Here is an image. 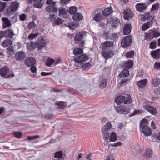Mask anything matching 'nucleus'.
Segmentation results:
<instances>
[{"label": "nucleus", "mask_w": 160, "mask_h": 160, "mask_svg": "<svg viewBox=\"0 0 160 160\" xmlns=\"http://www.w3.org/2000/svg\"><path fill=\"white\" fill-rule=\"evenodd\" d=\"M115 102L117 104H120L123 103L125 104H129L131 103V99L130 95H128L127 98L123 96H117L115 99Z\"/></svg>", "instance_id": "obj_1"}, {"label": "nucleus", "mask_w": 160, "mask_h": 160, "mask_svg": "<svg viewBox=\"0 0 160 160\" xmlns=\"http://www.w3.org/2000/svg\"><path fill=\"white\" fill-rule=\"evenodd\" d=\"M115 108L118 113L121 114H127L130 112V108L125 105L115 106Z\"/></svg>", "instance_id": "obj_2"}, {"label": "nucleus", "mask_w": 160, "mask_h": 160, "mask_svg": "<svg viewBox=\"0 0 160 160\" xmlns=\"http://www.w3.org/2000/svg\"><path fill=\"white\" fill-rule=\"evenodd\" d=\"M92 16L93 20L97 22H100L102 20H104L103 16L102 13L99 11V10H96L93 12Z\"/></svg>", "instance_id": "obj_3"}, {"label": "nucleus", "mask_w": 160, "mask_h": 160, "mask_svg": "<svg viewBox=\"0 0 160 160\" xmlns=\"http://www.w3.org/2000/svg\"><path fill=\"white\" fill-rule=\"evenodd\" d=\"M19 3L16 2H14L10 4L9 8L7 10V13L9 15L12 14L18 9Z\"/></svg>", "instance_id": "obj_4"}, {"label": "nucleus", "mask_w": 160, "mask_h": 160, "mask_svg": "<svg viewBox=\"0 0 160 160\" xmlns=\"http://www.w3.org/2000/svg\"><path fill=\"white\" fill-rule=\"evenodd\" d=\"M132 37L128 36L125 37L122 40L121 45L124 48H128L131 46L132 43Z\"/></svg>", "instance_id": "obj_5"}, {"label": "nucleus", "mask_w": 160, "mask_h": 160, "mask_svg": "<svg viewBox=\"0 0 160 160\" xmlns=\"http://www.w3.org/2000/svg\"><path fill=\"white\" fill-rule=\"evenodd\" d=\"M88 56L84 54L76 56L74 58V61L77 63H81L88 60Z\"/></svg>", "instance_id": "obj_6"}, {"label": "nucleus", "mask_w": 160, "mask_h": 160, "mask_svg": "<svg viewBox=\"0 0 160 160\" xmlns=\"http://www.w3.org/2000/svg\"><path fill=\"white\" fill-rule=\"evenodd\" d=\"M141 130L144 135L146 137L150 136L152 133L151 128L148 126H143L140 128Z\"/></svg>", "instance_id": "obj_7"}, {"label": "nucleus", "mask_w": 160, "mask_h": 160, "mask_svg": "<svg viewBox=\"0 0 160 160\" xmlns=\"http://www.w3.org/2000/svg\"><path fill=\"white\" fill-rule=\"evenodd\" d=\"M45 43V40L41 37L35 43V46L38 50L41 49L44 47Z\"/></svg>", "instance_id": "obj_8"}, {"label": "nucleus", "mask_w": 160, "mask_h": 160, "mask_svg": "<svg viewBox=\"0 0 160 160\" xmlns=\"http://www.w3.org/2000/svg\"><path fill=\"white\" fill-rule=\"evenodd\" d=\"M0 74L2 77L8 78L10 77V74L8 68L7 67H4L0 69Z\"/></svg>", "instance_id": "obj_9"}, {"label": "nucleus", "mask_w": 160, "mask_h": 160, "mask_svg": "<svg viewBox=\"0 0 160 160\" xmlns=\"http://www.w3.org/2000/svg\"><path fill=\"white\" fill-rule=\"evenodd\" d=\"M86 36V32L84 31L81 32L77 34L75 38V43H78V42L85 37Z\"/></svg>", "instance_id": "obj_10"}, {"label": "nucleus", "mask_w": 160, "mask_h": 160, "mask_svg": "<svg viewBox=\"0 0 160 160\" xmlns=\"http://www.w3.org/2000/svg\"><path fill=\"white\" fill-rule=\"evenodd\" d=\"M148 7L147 4L145 3H139L136 5V10L140 12H142Z\"/></svg>", "instance_id": "obj_11"}, {"label": "nucleus", "mask_w": 160, "mask_h": 160, "mask_svg": "<svg viewBox=\"0 0 160 160\" xmlns=\"http://www.w3.org/2000/svg\"><path fill=\"white\" fill-rule=\"evenodd\" d=\"M112 125L111 122H108L101 128L102 132H108L112 128Z\"/></svg>", "instance_id": "obj_12"}, {"label": "nucleus", "mask_w": 160, "mask_h": 160, "mask_svg": "<svg viewBox=\"0 0 160 160\" xmlns=\"http://www.w3.org/2000/svg\"><path fill=\"white\" fill-rule=\"evenodd\" d=\"M133 16V14L130 10H126L123 12V17L125 19H130L132 18Z\"/></svg>", "instance_id": "obj_13"}, {"label": "nucleus", "mask_w": 160, "mask_h": 160, "mask_svg": "<svg viewBox=\"0 0 160 160\" xmlns=\"http://www.w3.org/2000/svg\"><path fill=\"white\" fill-rule=\"evenodd\" d=\"M152 139L154 142H160V132L157 131L152 135Z\"/></svg>", "instance_id": "obj_14"}, {"label": "nucleus", "mask_w": 160, "mask_h": 160, "mask_svg": "<svg viewBox=\"0 0 160 160\" xmlns=\"http://www.w3.org/2000/svg\"><path fill=\"white\" fill-rule=\"evenodd\" d=\"M143 107L144 109L153 115L157 113V111L156 108L152 107L147 105H144L143 106Z\"/></svg>", "instance_id": "obj_15"}, {"label": "nucleus", "mask_w": 160, "mask_h": 160, "mask_svg": "<svg viewBox=\"0 0 160 160\" xmlns=\"http://www.w3.org/2000/svg\"><path fill=\"white\" fill-rule=\"evenodd\" d=\"M102 56L106 59L111 58L114 54L113 51H103L102 52Z\"/></svg>", "instance_id": "obj_16"}, {"label": "nucleus", "mask_w": 160, "mask_h": 160, "mask_svg": "<svg viewBox=\"0 0 160 160\" xmlns=\"http://www.w3.org/2000/svg\"><path fill=\"white\" fill-rule=\"evenodd\" d=\"M113 46V42L109 41H106L101 45L102 49L104 50H105L108 48H110Z\"/></svg>", "instance_id": "obj_17"}, {"label": "nucleus", "mask_w": 160, "mask_h": 160, "mask_svg": "<svg viewBox=\"0 0 160 160\" xmlns=\"http://www.w3.org/2000/svg\"><path fill=\"white\" fill-rule=\"evenodd\" d=\"M4 36L7 38H12L14 35L13 31L11 29H7L3 32Z\"/></svg>", "instance_id": "obj_18"}, {"label": "nucleus", "mask_w": 160, "mask_h": 160, "mask_svg": "<svg viewBox=\"0 0 160 160\" xmlns=\"http://www.w3.org/2000/svg\"><path fill=\"white\" fill-rule=\"evenodd\" d=\"M35 59L32 57L27 58L25 61V64L28 66H31L35 64Z\"/></svg>", "instance_id": "obj_19"}, {"label": "nucleus", "mask_w": 160, "mask_h": 160, "mask_svg": "<svg viewBox=\"0 0 160 160\" xmlns=\"http://www.w3.org/2000/svg\"><path fill=\"white\" fill-rule=\"evenodd\" d=\"M25 57V54L22 51L17 52L15 55V58L17 60H22Z\"/></svg>", "instance_id": "obj_20"}, {"label": "nucleus", "mask_w": 160, "mask_h": 160, "mask_svg": "<svg viewBox=\"0 0 160 160\" xmlns=\"http://www.w3.org/2000/svg\"><path fill=\"white\" fill-rule=\"evenodd\" d=\"M131 26L130 24L125 25L123 30V33L124 35H128L131 32Z\"/></svg>", "instance_id": "obj_21"}, {"label": "nucleus", "mask_w": 160, "mask_h": 160, "mask_svg": "<svg viewBox=\"0 0 160 160\" xmlns=\"http://www.w3.org/2000/svg\"><path fill=\"white\" fill-rule=\"evenodd\" d=\"M151 55L155 59H158L160 58V49H158L155 51H152Z\"/></svg>", "instance_id": "obj_22"}, {"label": "nucleus", "mask_w": 160, "mask_h": 160, "mask_svg": "<svg viewBox=\"0 0 160 160\" xmlns=\"http://www.w3.org/2000/svg\"><path fill=\"white\" fill-rule=\"evenodd\" d=\"M2 21H3V28H6L11 25L10 21L7 18H2Z\"/></svg>", "instance_id": "obj_23"}, {"label": "nucleus", "mask_w": 160, "mask_h": 160, "mask_svg": "<svg viewBox=\"0 0 160 160\" xmlns=\"http://www.w3.org/2000/svg\"><path fill=\"white\" fill-rule=\"evenodd\" d=\"M133 62L132 61L128 60L125 62L123 65V66L126 69H127L128 70L131 68L133 66Z\"/></svg>", "instance_id": "obj_24"}, {"label": "nucleus", "mask_w": 160, "mask_h": 160, "mask_svg": "<svg viewBox=\"0 0 160 160\" xmlns=\"http://www.w3.org/2000/svg\"><path fill=\"white\" fill-rule=\"evenodd\" d=\"M152 17L150 14V13L149 12H146L143 15H140V18L142 21L143 22L145 21L148 20L150 17Z\"/></svg>", "instance_id": "obj_25"}, {"label": "nucleus", "mask_w": 160, "mask_h": 160, "mask_svg": "<svg viewBox=\"0 0 160 160\" xmlns=\"http://www.w3.org/2000/svg\"><path fill=\"white\" fill-rule=\"evenodd\" d=\"M147 83V79H144L138 81L137 82V84L139 87L142 88L145 87Z\"/></svg>", "instance_id": "obj_26"}, {"label": "nucleus", "mask_w": 160, "mask_h": 160, "mask_svg": "<svg viewBox=\"0 0 160 160\" xmlns=\"http://www.w3.org/2000/svg\"><path fill=\"white\" fill-rule=\"evenodd\" d=\"M160 84V79L157 77L153 78L152 81V84L154 87L158 86Z\"/></svg>", "instance_id": "obj_27"}, {"label": "nucleus", "mask_w": 160, "mask_h": 160, "mask_svg": "<svg viewBox=\"0 0 160 160\" xmlns=\"http://www.w3.org/2000/svg\"><path fill=\"white\" fill-rule=\"evenodd\" d=\"M112 12V10L111 7L106 8L102 11L104 16H108L111 14Z\"/></svg>", "instance_id": "obj_28"}, {"label": "nucleus", "mask_w": 160, "mask_h": 160, "mask_svg": "<svg viewBox=\"0 0 160 160\" xmlns=\"http://www.w3.org/2000/svg\"><path fill=\"white\" fill-rule=\"evenodd\" d=\"M118 139L116 134L114 132H112L110 135L109 141L110 142H114Z\"/></svg>", "instance_id": "obj_29"}, {"label": "nucleus", "mask_w": 160, "mask_h": 160, "mask_svg": "<svg viewBox=\"0 0 160 160\" xmlns=\"http://www.w3.org/2000/svg\"><path fill=\"white\" fill-rule=\"evenodd\" d=\"M72 18L74 21H78L82 20L83 17L81 14L77 13L73 15Z\"/></svg>", "instance_id": "obj_30"}, {"label": "nucleus", "mask_w": 160, "mask_h": 160, "mask_svg": "<svg viewBox=\"0 0 160 160\" xmlns=\"http://www.w3.org/2000/svg\"><path fill=\"white\" fill-rule=\"evenodd\" d=\"M57 10L58 9L55 7L54 5H49L46 8V11L49 12H56Z\"/></svg>", "instance_id": "obj_31"}, {"label": "nucleus", "mask_w": 160, "mask_h": 160, "mask_svg": "<svg viewBox=\"0 0 160 160\" xmlns=\"http://www.w3.org/2000/svg\"><path fill=\"white\" fill-rule=\"evenodd\" d=\"M42 5L41 0H35L33 4V7L37 8H41Z\"/></svg>", "instance_id": "obj_32"}, {"label": "nucleus", "mask_w": 160, "mask_h": 160, "mask_svg": "<svg viewBox=\"0 0 160 160\" xmlns=\"http://www.w3.org/2000/svg\"><path fill=\"white\" fill-rule=\"evenodd\" d=\"M12 41L10 39L4 40L2 44V45L4 47H8L12 43Z\"/></svg>", "instance_id": "obj_33"}, {"label": "nucleus", "mask_w": 160, "mask_h": 160, "mask_svg": "<svg viewBox=\"0 0 160 160\" xmlns=\"http://www.w3.org/2000/svg\"><path fill=\"white\" fill-rule=\"evenodd\" d=\"M129 74V71L127 69H124L119 75L120 77H126Z\"/></svg>", "instance_id": "obj_34"}, {"label": "nucleus", "mask_w": 160, "mask_h": 160, "mask_svg": "<svg viewBox=\"0 0 160 160\" xmlns=\"http://www.w3.org/2000/svg\"><path fill=\"white\" fill-rule=\"evenodd\" d=\"M152 152L151 149H148L145 152L144 156L147 158H149L151 157Z\"/></svg>", "instance_id": "obj_35"}, {"label": "nucleus", "mask_w": 160, "mask_h": 160, "mask_svg": "<svg viewBox=\"0 0 160 160\" xmlns=\"http://www.w3.org/2000/svg\"><path fill=\"white\" fill-rule=\"evenodd\" d=\"M83 52V50L79 48H75L73 50V53L77 56L80 55Z\"/></svg>", "instance_id": "obj_36"}, {"label": "nucleus", "mask_w": 160, "mask_h": 160, "mask_svg": "<svg viewBox=\"0 0 160 160\" xmlns=\"http://www.w3.org/2000/svg\"><path fill=\"white\" fill-rule=\"evenodd\" d=\"M54 60L52 58H49L46 61V65L48 66L51 67L52 65L54 64Z\"/></svg>", "instance_id": "obj_37"}, {"label": "nucleus", "mask_w": 160, "mask_h": 160, "mask_svg": "<svg viewBox=\"0 0 160 160\" xmlns=\"http://www.w3.org/2000/svg\"><path fill=\"white\" fill-rule=\"evenodd\" d=\"M64 154L63 152L61 151H59L56 152L54 157L57 158H61L63 157Z\"/></svg>", "instance_id": "obj_38"}, {"label": "nucleus", "mask_w": 160, "mask_h": 160, "mask_svg": "<svg viewBox=\"0 0 160 160\" xmlns=\"http://www.w3.org/2000/svg\"><path fill=\"white\" fill-rule=\"evenodd\" d=\"M59 15L61 17H64V15H66L67 13V11L64 8H60L59 9Z\"/></svg>", "instance_id": "obj_39"}, {"label": "nucleus", "mask_w": 160, "mask_h": 160, "mask_svg": "<svg viewBox=\"0 0 160 160\" xmlns=\"http://www.w3.org/2000/svg\"><path fill=\"white\" fill-rule=\"evenodd\" d=\"M149 122L146 119H143L140 122V127H142L143 126H147Z\"/></svg>", "instance_id": "obj_40"}, {"label": "nucleus", "mask_w": 160, "mask_h": 160, "mask_svg": "<svg viewBox=\"0 0 160 160\" xmlns=\"http://www.w3.org/2000/svg\"><path fill=\"white\" fill-rule=\"evenodd\" d=\"M107 85V81L106 79H102L101 81L100 87L101 88H105Z\"/></svg>", "instance_id": "obj_41"}, {"label": "nucleus", "mask_w": 160, "mask_h": 160, "mask_svg": "<svg viewBox=\"0 0 160 160\" xmlns=\"http://www.w3.org/2000/svg\"><path fill=\"white\" fill-rule=\"evenodd\" d=\"M151 35L153 36L152 38H157L160 36V32H159L158 30H156L152 31L151 33Z\"/></svg>", "instance_id": "obj_42"}, {"label": "nucleus", "mask_w": 160, "mask_h": 160, "mask_svg": "<svg viewBox=\"0 0 160 160\" xmlns=\"http://www.w3.org/2000/svg\"><path fill=\"white\" fill-rule=\"evenodd\" d=\"M91 64L89 63H86L82 65V68L84 70H88L91 67Z\"/></svg>", "instance_id": "obj_43"}, {"label": "nucleus", "mask_w": 160, "mask_h": 160, "mask_svg": "<svg viewBox=\"0 0 160 160\" xmlns=\"http://www.w3.org/2000/svg\"><path fill=\"white\" fill-rule=\"evenodd\" d=\"M27 48L30 50H32L34 49V44L33 42L31 41L27 44Z\"/></svg>", "instance_id": "obj_44"}, {"label": "nucleus", "mask_w": 160, "mask_h": 160, "mask_svg": "<svg viewBox=\"0 0 160 160\" xmlns=\"http://www.w3.org/2000/svg\"><path fill=\"white\" fill-rule=\"evenodd\" d=\"M30 70L33 73V74L32 75H31V76L32 77H35L36 75V70L37 68L36 67L32 65L31 66V67L30 68Z\"/></svg>", "instance_id": "obj_45"}, {"label": "nucleus", "mask_w": 160, "mask_h": 160, "mask_svg": "<svg viewBox=\"0 0 160 160\" xmlns=\"http://www.w3.org/2000/svg\"><path fill=\"white\" fill-rule=\"evenodd\" d=\"M77 10V8L75 6L71 8L69 10V12L72 14H74Z\"/></svg>", "instance_id": "obj_46"}, {"label": "nucleus", "mask_w": 160, "mask_h": 160, "mask_svg": "<svg viewBox=\"0 0 160 160\" xmlns=\"http://www.w3.org/2000/svg\"><path fill=\"white\" fill-rule=\"evenodd\" d=\"M102 135L103 137V139L104 141H108L109 138V134L108 132H102Z\"/></svg>", "instance_id": "obj_47"}, {"label": "nucleus", "mask_w": 160, "mask_h": 160, "mask_svg": "<svg viewBox=\"0 0 160 160\" xmlns=\"http://www.w3.org/2000/svg\"><path fill=\"white\" fill-rule=\"evenodd\" d=\"M7 53L8 55H13L14 53V50L12 47H10L7 49Z\"/></svg>", "instance_id": "obj_48"}, {"label": "nucleus", "mask_w": 160, "mask_h": 160, "mask_svg": "<svg viewBox=\"0 0 160 160\" xmlns=\"http://www.w3.org/2000/svg\"><path fill=\"white\" fill-rule=\"evenodd\" d=\"M38 34V33L30 34L28 36V38L29 40H31L36 37Z\"/></svg>", "instance_id": "obj_49"}, {"label": "nucleus", "mask_w": 160, "mask_h": 160, "mask_svg": "<svg viewBox=\"0 0 160 160\" xmlns=\"http://www.w3.org/2000/svg\"><path fill=\"white\" fill-rule=\"evenodd\" d=\"M36 24L33 21L30 22L28 25V28L29 29H32L34 28L36 26Z\"/></svg>", "instance_id": "obj_50"}, {"label": "nucleus", "mask_w": 160, "mask_h": 160, "mask_svg": "<svg viewBox=\"0 0 160 160\" xmlns=\"http://www.w3.org/2000/svg\"><path fill=\"white\" fill-rule=\"evenodd\" d=\"M13 134L14 137L17 138H20L22 136V133L20 132H13Z\"/></svg>", "instance_id": "obj_51"}, {"label": "nucleus", "mask_w": 160, "mask_h": 160, "mask_svg": "<svg viewBox=\"0 0 160 160\" xmlns=\"http://www.w3.org/2000/svg\"><path fill=\"white\" fill-rule=\"evenodd\" d=\"M39 137V136L36 135L35 136H28L27 137V139L28 140H32Z\"/></svg>", "instance_id": "obj_52"}, {"label": "nucleus", "mask_w": 160, "mask_h": 160, "mask_svg": "<svg viewBox=\"0 0 160 160\" xmlns=\"http://www.w3.org/2000/svg\"><path fill=\"white\" fill-rule=\"evenodd\" d=\"M134 54V52L133 51H131L130 52H127L126 53V56L127 58H131Z\"/></svg>", "instance_id": "obj_53"}, {"label": "nucleus", "mask_w": 160, "mask_h": 160, "mask_svg": "<svg viewBox=\"0 0 160 160\" xmlns=\"http://www.w3.org/2000/svg\"><path fill=\"white\" fill-rule=\"evenodd\" d=\"M57 105L59 106V108H60L62 109L65 108L66 105L64 103L61 102L57 103Z\"/></svg>", "instance_id": "obj_54"}, {"label": "nucleus", "mask_w": 160, "mask_h": 160, "mask_svg": "<svg viewBox=\"0 0 160 160\" xmlns=\"http://www.w3.org/2000/svg\"><path fill=\"white\" fill-rule=\"evenodd\" d=\"M159 4L158 3H156L152 5L151 8L152 11L156 10L158 9L159 7Z\"/></svg>", "instance_id": "obj_55"}, {"label": "nucleus", "mask_w": 160, "mask_h": 160, "mask_svg": "<svg viewBox=\"0 0 160 160\" xmlns=\"http://www.w3.org/2000/svg\"><path fill=\"white\" fill-rule=\"evenodd\" d=\"M6 7V4L4 2L0 3V12L3 11L5 8Z\"/></svg>", "instance_id": "obj_56"}, {"label": "nucleus", "mask_w": 160, "mask_h": 160, "mask_svg": "<svg viewBox=\"0 0 160 160\" xmlns=\"http://www.w3.org/2000/svg\"><path fill=\"white\" fill-rule=\"evenodd\" d=\"M123 143L121 142H119L113 144H111L110 145L113 147H117L122 145Z\"/></svg>", "instance_id": "obj_57"}, {"label": "nucleus", "mask_w": 160, "mask_h": 160, "mask_svg": "<svg viewBox=\"0 0 160 160\" xmlns=\"http://www.w3.org/2000/svg\"><path fill=\"white\" fill-rule=\"evenodd\" d=\"M56 2H54L52 0H47L46 3L48 5H55L56 3Z\"/></svg>", "instance_id": "obj_58"}, {"label": "nucleus", "mask_w": 160, "mask_h": 160, "mask_svg": "<svg viewBox=\"0 0 160 160\" xmlns=\"http://www.w3.org/2000/svg\"><path fill=\"white\" fill-rule=\"evenodd\" d=\"M142 111L140 110H135L133 113L130 115V116H132L137 114H140L142 112Z\"/></svg>", "instance_id": "obj_59"}, {"label": "nucleus", "mask_w": 160, "mask_h": 160, "mask_svg": "<svg viewBox=\"0 0 160 160\" xmlns=\"http://www.w3.org/2000/svg\"><path fill=\"white\" fill-rule=\"evenodd\" d=\"M149 28V25L147 23H144L142 27V29L144 31Z\"/></svg>", "instance_id": "obj_60"}, {"label": "nucleus", "mask_w": 160, "mask_h": 160, "mask_svg": "<svg viewBox=\"0 0 160 160\" xmlns=\"http://www.w3.org/2000/svg\"><path fill=\"white\" fill-rule=\"evenodd\" d=\"M62 20L60 18H57L55 21V23L56 25H59L62 23Z\"/></svg>", "instance_id": "obj_61"}, {"label": "nucleus", "mask_w": 160, "mask_h": 160, "mask_svg": "<svg viewBox=\"0 0 160 160\" xmlns=\"http://www.w3.org/2000/svg\"><path fill=\"white\" fill-rule=\"evenodd\" d=\"M154 67L157 69H160V63L156 62L154 65Z\"/></svg>", "instance_id": "obj_62"}, {"label": "nucleus", "mask_w": 160, "mask_h": 160, "mask_svg": "<svg viewBox=\"0 0 160 160\" xmlns=\"http://www.w3.org/2000/svg\"><path fill=\"white\" fill-rule=\"evenodd\" d=\"M52 73L51 72H42L41 74L42 76H46L50 75Z\"/></svg>", "instance_id": "obj_63"}, {"label": "nucleus", "mask_w": 160, "mask_h": 160, "mask_svg": "<svg viewBox=\"0 0 160 160\" xmlns=\"http://www.w3.org/2000/svg\"><path fill=\"white\" fill-rule=\"evenodd\" d=\"M156 47V43L155 42H152L150 44V47L152 49L155 48Z\"/></svg>", "instance_id": "obj_64"}]
</instances>
